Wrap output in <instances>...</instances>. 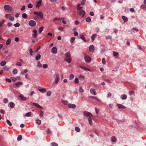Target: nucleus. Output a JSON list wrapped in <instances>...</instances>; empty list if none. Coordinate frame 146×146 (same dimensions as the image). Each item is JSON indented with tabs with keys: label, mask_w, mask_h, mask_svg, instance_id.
Returning a JSON list of instances; mask_svg holds the SVG:
<instances>
[{
	"label": "nucleus",
	"mask_w": 146,
	"mask_h": 146,
	"mask_svg": "<svg viewBox=\"0 0 146 146\" xmlns=\"http://www.w3.org/2000/svg\"><path fill=\"white\" fill-rule=\"evenodd\" d=\"M76 7L77 10L78 11V15L82 17H84L86 14V12L84 10L82 9V7H81V4H78Z\"/></svg>",
	"instance_id": "f257e3e1"
},
{
	"label": "nucleus",
	"mask_w": 146,
	"mask_h": 146,
	"mask_svg": "<svg viewBox=\"0 0 146 146\" xmlns=\"http://www.w3.org/2000/svg\"><path fill=\"white\" fill-rule=\"evenodd\" d=\"M54 77L55 79V83L57 84L60 80V76L58 74H56L54 75Z\"/></svg>",
	"instance_id": "f03ea898"
},
{
	"label": "nucleus",
	"mask_w": 146,
	"mask_h": 146,
	"mask_svg": "<svg viewBox=\"0 0 146 146\" xmlns=\"http://www.w3.org/2000/svg\"><path fill=\"white\" fill-rule=\"evenodd\" d=\"M34 14L39 16L41 18H43V14L42 11H35L34 12Z\"/></svg>",
	"instance_id": "7ed1b4c3"
},
{
	"label": "nucleus",
	"mask_w": 146,
	"mask_h": 146,
	"mask_svg": "<svg viewBox=\"0 0 146 146\" xmlns=\"http://www.w3.org/2000/svg\"><path fill=\"white\" fill-rule=\"evenodd\" d=\"M4 8L5 10L6 11H11L12 10V8L9 5H5L4 7Z\"/></svg>",
	"instance_id": "20e7f679"
},
{
	"label": "nucleus",
	"mask_w": 146,
	"mask_h": 146,
	"mask_svg": "<svg viewBox=\"0 0 146 146\" xmlns=\"http://www.w3.org/2000/svg\"><path fill=\"white\" fill-rule=\"evenodd\" d=\"M29 24L30 26L34 27L36 26V23L34 21L31 20L29 22Z\"/></svg>",
	"instance_id": "39448f33"
},
{
	"label": "nucleus",
	"mask_w": 146,
	"mask_h": 146,
	"mask_svg": "<svg viewBox=\"0 0 146 146\" xmlns=\"http://www.w3.org/2000/svg\"><path fill=\"white\" fill-rule=\"evenodd\" d=\"M5 17L6 18L9 19L10 21H13L14 20V18L11 16V14H7L5 15Z\"/></svg>",
	"instance_id": "423d86ee"
},
{
	"label": "nucleus",
	"mask_w": 146,
	"mask_h": 146,
	"mask_svg": "<svg viewBox=\"0 0 146 146\" xmlns=\"http://www.w3.org/2000/svg\"><path fill=\"white\" fill-rule=\"evenodd\" d=\"M84 115L88 118H91L92 116V114L90 113L88 111H85L84 112Z\"/></svg>",
	"instance_id": "0eeeda50"
},
{
	"label": "nucleus",
	"mask_w": 146,
	"mask_h": 146,
	"mask_svg": "<svg viewBox=\"0 0 146 146\" xmlns=\"http://www.w3.org/2000/svg\"><path fill=\"white\" fill-rule=\"evenodd\" d=\"M84 58L86 62H89L91 60V59L90 57L88 56H84Z\"/></svg>",
	"instance_id": "6e6552de"
},
{
	"label": "nucleus",
	"mask_w": 146,
	"mask_h": 146,
	"mask_svg": "<svg viewBox=\"0 0 146 146\" xmlns=\"http://www.w3.org/2000/svg\"><path fill=\"white\" fill-rule=\"evenodd\" d=\"M42 0H39L36 2L37 5H36V7L39 8L40 6L42 5Z\"/></svg>",
	"instance_id": "1a4fd4ad"
},
{
	"label": "nucleus",
	"mask_w": 146,
	"mask_h": 146,
	"mask_svg": "<svg viewBox=\"0 0 146 146\" xmlns=\"http://www.w3.org/2000/svg\"><path fill=\"white\" fill-rule=\"evenodd\" d=\"M33 34L32 35L35 38H36L37 36V33L36 30H33Z\"/></svg>",
	"instance_id": "9d476101"
},
{
	"label": "nucleus",
	"mask_w": 146,
	"mask_h": 146,
	"mask_svg": "<svg viewBox=\"0 0 146 146\" xmlns=\"http://www.w3.org/2000/svg\"><path fill=\"white\" fill-rule=\"evenodd\" d=\"M68 106L69 108L74 109L76 107V105L75 104H70L68 105Z\"/></svg>",
	"instance_id": "9b49d317"
},
{
	"label": "nucleus",
	"mask_w": 146,
	"mask_h": 146,
	"mask_svg": "<svg viewBox=\"0 0 146 146\" xmlns=\"http://www.w3.org/2000/svg\"><path fill=\"white\" fill-rule=\"evenodd\" d=\"M91 94L93 95H96L97 93L95 89L93 88H91L90 90Z\"/></svg>",
	"instance_id": "f8f14e48"
},
{
	"label": "nucleus",
	"mask_w": 146,
	"mask_h": 146,
	"mask_svg": "<svg viewBox=\"0 0 146 146\" xmlns=\"http://www.w3.org/2000/svg\"><path fill=\"white\" fill-rule=\"evenodd\" d=\"M57 50L56 47H53L51 50V52L54 54H56L57 53Z\"/></svg>",
	"instance_id": "ddd939ff"
},
{
	"label": "nucleus",
	"mask_w": 146,
	"mask_h": 146,
	"mask_svg": "<svg viewBox=\"0 0 146 146\" xmlns=\"http://www.w3.org/2000/svg\"><path fill=\"white\" fill-rule=\"evenodd\" d=\"M89 50L91 52H93L94 51V48L93 45H91L89 47Z\"/></svg>",
	"instance_id": "4468645a"
},
{
	"label": "nucleus",
	"mask_w": 146,
	"mask_h": 146,
	"mask_svg": "<svg viewBox=\"0 0 146 146\" xmlns=\"http://www.w3.org/2000/svg\"><path fill=\"white\" fill-rule=\"evenodd\" d=\"M33 104L34 106L36 107L37 108L40 109H42L43 108L42 107L40 106L37 103H33Z\"/></svg>",
	"instance_id": "2eb2a0df"
},
{
	"label": "nucleus",
	"mask_w": 146,
	"mask_h": 146,
	"mask_svg": "<svg viewBox=\"0 0 146 146\" xmlns=\"http://www.w3.org/2000/svg\"><path fill=\"white\" fill-rule=\"evenodd\" d=\"M117 105L119 108L125 109L126 108L125 106L121 104H117Z\"/></svg>",
	"instance_id": "dca6fc26"
},
{
	"label": "nucleus",
	"mask_w": 146,
	"mask_h": 146,
	"mask_svg": "<svg viewBox=\"0 0 146 146\" xmlns=\"http://www.w3.org/2000/svg\"><path fill=\"white\" fill-rule=\"evenodd\" d=\"M11 39L10 38H9L6 41V44L7 45H9L11 42Z\"/></svg>",
	"instance_id": "f3484780"
},
{
	"label": "nucleus",
	"mask_w": 146,
	"mask_h": 146,
	"mask_svg": "<svg viewBox=\"0 0 146 146\" xmlns=\"http://www.w3.org/2000/svg\"><path fill=\"white\" fill-rule=\"evenodd\" d=\"M9 104L11 108H13L15 106V104L13 102H10L9 103Z\"/></svg>",
	"instance_id": "a211bd4d"
},
{
	"label": "nucleus",
	"mask_w": 146,
	"mask_h": 146,
	"mask_svg": "<svg viewBox=\"0 0 146 146\" xmlns=\"http://www.w3.org/2000/svg\"><path fill=\"white\" fill-rule=\"evenodd\" d=\"M117 140L115 136H112L111 138V141L113 142H116Z\"/></svg>",
	"instance_id": "6ab92c4d"
},
{
	"label": "nucleus",
	"mask_w": 146,
	"mask_h": 146,
	"mask_svg": "<svg viewBox=\"0 0 146 146\" xmlns=\"http://www.w3.org/2000/svg\"><path fill=\"white\" fill-rule=\"evenodd\" d=\"M64 60L68 63H70L71 62L72 60L70 57H69L68 58H65L64 59Z\"/></svg>",
	"instance_id": "aec40b11"
},
{
	"label": "nucleus",
	"mask_w": 146,
	"mask_h": 146,
	"mask_svg": "<svg viewBox=\"0 0 146 146\" xmlns=\"http://www.w3.org/2000/svg\"><path fill=\"white\" fill-rule=\"evenodd\" d=\"M38 90L42 93H44L46 92V89L44 88L39 89Z\"/></svg>",
	"instance_id": "412c9836"
},
{
	"label": "nucleus",
	"mask_w": 146,
	"mask_h": 146,
	"mask_svg": "<svg viewBox=\"0 0 146 146\" xmlns=\"http://www.w3.org/2000/svg\"><path fill=\"white\" fill-rule=\"evenodd\" d=\"M71 56L69 52H67L66 53L65 55V58H70Z\"/></svg>",
	"instance_id": "4be33fe9"
},
{
	"label": "nucleus",
	"mask_w": 146,
	"mask_h": 146,
	"mask_svg": "<svg viewBox=\"0 0 146 146\" xmlns=\"http://www.w3.org/2000/svg\"><path fill=\"white\" fill-rule=\"evenodd\" d=\"M81 39H82L84 42H86V40L83 35H81L80 36Z\"/></svg>",
	"instance_id": "5701e85b"
},
{
	"label": "nucleus",
	"mask_w": 146,
	"mask_h": 146,
	"mask_svg": "<svg viewBox=\"0 0 146 146\" xmlns=\"http://www.w3.org/2000/svg\"><path fill=\"white\" fill-rule=\"evenodd\" d=\"M88 121L89 124L90 125H92V117L91 118H88Z\"/></svg>",
	"instance_id": "b1692460"
},
{
	"label": "nucleus",
	"mask_w": 146,
	"mask_h": 146,
	"mask_svg": "<svg viewBox=\"0 0 146 146\" xmlns=\"http://www.w3.org/2000/svg\"><path fill=\"white\" fill-rule=\"evenodd\" d=\"M62 102L65 105H67L69 104L68 102V101L66 100H62Z\"/></svg>",
	"instance_id": "393cba45"
},
{
	"label": "nucleus",
	"mask_w": 146,
	"mask_h": 146,
	"mask_svg": "<svg viewBox=\"0 0 146 146\" xmlns=\"http://www.w3.org/2000/svg\"><path fill=\"white\" fill-rule=\"evenodd\" d=\"M97 36V35L96 34H94L91 37L92 40V41H93L95 39V38Z\"/></svg>",
	"instance_id": "a878e982"
},
{
	"label": "nucleus",
	"mask_w": 146,
	"mask_h": 146,
	"mask_svg": "<svg viewBox=\"0 0 146 146\" xmlns=\"http://www.w3.org/2000/svg\"><path fill=\"white\" fill-rule=\"evenodd\" d=\"M22 17L25 19H26L27 18V15L25 13H23L22 15Z\"/></svg>",
	"instance_id": "bb28decb"
},
{
	"label": "nucleus",
	"mask_w": 146,
	"mask_h": 146,
	"mask_svg": "<svg viewBox=\"0 0 146 146\" xmlns=\"http://www.w3.org/2000/svg\"><path fill=\"white\" fill-rule=\"evenodd\" d=\"M36 123L38 125H40L41 124V121L39 119H37L36 120Z\"/></svg>",
	"instance_id": "cd10ccee"
},
{
	"label": "nucleus",
	"mask_w": 146,
	"mask_h": 146,
	"mask_svg": "<svg viewBox=\"0 0 146 146\" xmlns=\"http://www.w3.org/2000/svg\"><path fill=\"white\" fill-rule=\"evenodd\" d=\"M74 77V76L73 74H71L69 77V80H72Z\"/></svg>",
	"instance_id": "c85d7f7f"
},
{
	"label": "nucleus",
	"mask_w": 146,
	"mask_h": 146,
	"mask_svg": "<svg viewBox=\"0 0 146 146\" xmlns=\"http://www.w3.org/2000/svg\"><path fill=\"white\" fill-rule=\"evenodd\" d=\"M6 62L4 60L1 62L0 64L1 66H3L6 64Z\"/></svg>",
	"instance_id": "c756f323"
},
{
	"label": "nucleus",
	"mask_w": 146,
	"mask_h": 146,
	"mask_svg": "<svg viewBox=\"0 0 146 146\" xmlns=\"http://www.w3.org/2000/svg\"><path fill=\"white\" fill-rule=\"evenodd\" d=\"M75 129L76 131L77 132H79L80 131V128L78 127H76L75 128Z\"/></svg>",
	"instance_id": "7c9ffc66"
},
{
	"label": "nucleus",
	"mask_w": 146,
	"mask_h": 146,
	"mask_svg": "<svg viewBox=\"0 0 146 146\" xmlns=\"http://www.w3.org/2000/svg\"><path fill=\"white\" fill-rule=\"evenodd\" d=\"M51 94V92L50 91H48L46 93V96H50Z\"/></svg>",
	"instance_id": "2f4dec72"
},
{
	"label": "nucleus",
	"mask_w": 146,
	"mask_h": 146,
	"mask_svg": "<svg viewBox=\"0 0 146 146\" xmlns=\"http://www.w3.org/2000/svg\"><path fill=\"white\" fill-rule=\"evenodd\" d=\"M17 72L18 71L16 68L14 69L13 71V73L14 74H17Z\"/></svg>",
	"instance_id": "473e14b6"
},
{
	"label": "nucleus",
	"mask_w": 146,
	"mask_h": 146,
	"mask_svg": "<svg viewBox=\"0 0 146 146\" xmlns=\"http://www.w3.org/2000/svg\"><path fill=\"white\" fill-rule=\"evenodd\" d=\"M80 68H82V69L85 70L89 71H90V70L89 69L87 68H86V67H85L84 66H81Z\"/></svg>",
	"instance_id": "72a5a7b5"
},
{
	"label": "nucleus",
	"mask_w": 146,
	"mask_h": 146,
	"mask_svg": "<svg viewBox=\"0 0 146 146\" xmlns=\"http://www.w3.org/2000/svg\"><path fill=\"white\" fill-rule=\"evenodd\" d=\"M122 18L124 20L125 22H127L128 21V19L127 17H125V16H123L122 17Z\"/></svg>",
	"instance_id": "f704fd0d"
},
{
	"label": "nucleus",
	"mask_w": 146,
	"mask_h": 146,
	"mask_svg": "<svg viewBox=\"0 0 146 146\" xmlns=\"http://www.w3.org/2000/svg\"><path fill=\"white\" fill-rule=\"evenodd\" d=\"M19 97H20L22 100H26L27 98L23 96L22 95H21L19 96Z\"/></svg>",
	"instance_id": "c9c22d12"
},
{
	"label": "nucleus",
	"mask_w": 146,
	"mask_h": 146,
	"mask_svg": "<svg viewBox=\"0 0 146 146\" xmlns=\"http://www.w3.org/2000/svg\"><path fill=\"white\" fill-rule=\"evenodd\" d=\"M31 115V113L30 112L27 113L25 115L26 117H30Z\"/></svg>",
	"instance_id": "e433bc0d"
},
{
	"label": "nucleus",
	"mask_w": 146,
	"mask_h": 146,
	"mask_svg": "<svg viewBox=\"0 0 146 146\" xmlns=\"http://www.w3.org/2000/svg\"><path fill=\"white\" fill-rule=\"evenodd\" d=\"M6 122L10 126H11L12 125V123L9 120H7L6 121Z\"/></svg>",
	"instance_id": "4c0bfd02"
},
{
	"label": "nucleus",
	"mask_w": 146,
	"mask_h": 146,
	"mask_svg": "<svg viewBox=\"0 0 146 146\" xmlns=\"http://www.w3.org/2000/svg\"><path fill=\"white\" fill-rule=\"evenodd\" d=\"M27 7L29 8H32L33 7V5L31 3H29Z\"/></svg>",
	"instance_id": "58836bf2"
},
{
	"label": "nucleus",
	"mask_w": 146,
	"mask_h": 146,
	"mask_svg": "<svg viewBox=\"0 0 146 146\" xmlns=\"http://www.w3.org/2000/svg\"><path fill=\"white\" fill-rule=\"evenodd\" d=\"M37 66L39 68H41L42 67V65L40 63L39 61H38L37 63Z\"/></svg>",
	"instance_id": "ea45409f"
},
{
	"label": "nucleus",
	"mask_w": 146,
	"mask_h": 146,
	"mask_svg": "<svg viewBox=\"0 0 146 146\" xmlns=\"http://www.w3.org/2000/svg\"><path fill=\"white\" fill-rule=\"evenodd\" d=\"M22 84V83L21 82H19L15 83V85L17 87H19L20 85Z\"/></svg>",
	"instance_id": "a19ab883"
},
{
	"label": "nucleus",
	"mask_w": 146,
	"mask_h": 146,
	"mask_svg": "<svg viewBox=\"0 0 146 146\" xmlns=\"http://www.w3.org/2000/svg\"><path fill=\"white\" fill-rule=\"evenodd\" d=\"M79 92L82 93L84 92V90L83 89H82V86H80V87Z\"/></svg>",
	"instance_id": "79ce46f5"
},
{
	"label": "nucleus",
	"mask_w": 146,
	"mask_h": 146,
	"mask_svg": "<svg viewBox=\"0 0 146 146\" xmlns=\"http://www.w3.org/2000/svg\"><path fill=\"white\" fill-rule=\"evenodd\" d=\"M20 24L18 23H17L14 25V26L16 27H18L20 26Z\"/></svg>",
	"instance_id": "37998d69"
},
{
	"label": "nucleus",
	"mask_w": 146,
	"mask_h": 146,
	"mask_svg": "<svg viewBox=\"0 0 146 146\" xmlns=\"http://www.w3.org/2000/svg\"><path fill=\"white\" fill-rule=\"evenodd\" d=\"M74 82L76 84H78L79 82V80L78 78H76L75 79Z\"/></svg>",
	"instance_id": "c03bdc74"
},
{
	"label": "nucleus",
	"mask_w": 146,
	"mask_h": 146,
	"mask_svg": "<svg viewBox=\"0 0 146 146\" xmlns=\"http://www.w3.org/2000/svg\"><path fill=\"white\" fill-rule=\"evenodd\" d=\"M28 72V70L27 69H25L24 70L23 72H21V74L22 75H24V74L25 73H26Z\"/></svg>",
	"instance_id": "a18cd8bd"
},
{
	"label": "nucleus",
	"mask_w": 146,
	"mask_h": 146,
	"mask_svg": "<svg viewBox=\"0 0 146 146\" xmlns=\"http://www.w3.org/2000/svg\"><path fill=\"white\" fill-rule=\"evenodd\" d=\"M127 96L126 95L124 94L123 96L121 98L122 100H125L127 99Z\"/></svg>",
	"instance_id": "49530a36"
},
{
	"label": "nucleus",
	"mask_w": 146,
	"mask_h": 146,
	"mask_svg": "<svg viewBox=\"0 0 146 146\" xmlns=\"http://www.w3.org/2000/svg\"><path fill=\"white\" fill-rule=\"evenodd\" d=\"M22 138V136L21 135H20L18 136L17 137V140L18 141H20L21 140Z\"/></svg>",
	"instance_id": "de8ad7c7"
},
{
	"label": "nucleus",
	"mask_w": 146,
	"mask_h": 146,
	"mask_svg": "<svg viewBox=\"0 0 146 146\" xmlns=\"http://www.w3.org/2000/svg\"><path fill=\"white\" fill-rule=\"evenodd\" d=\"M41 57V55L38 54L36 57V59L37 60H38L40 59Z\"/></svg>",
	"instance_id": "09e8293b"
},
{
	"label": "nucleus",
	"mask_w": 146,
	"mask_h": 146,
	"mask_svg": "<svg viewBox=\"0 0 146 146\" xmlns=\"http://www.w3.org/2000/svg\"><path fill=\"white\" fill-rule=\"evenodd\" d=\"M43 111L42 110L40 111V117H42L43 116Z\"/></svg>",
	"instance_id": "8fccbe9b"
},
{
	"label": "nucleus",
	"mask_w": 146,
	"mask_h": 146,
	"mask_svg": "<svg viewBox=\"0 0 146 146\" xmlns=\"http://www.w3.org/2000/svg\"><path fill=\"white\" fill-rule=\"evenodd\" d=\"M86 21L87 22H89L91 21V19L89 17H87L86 19Z\"/></svg>",
	"instance_id": "3c124183"
},
{
	"label": "nucleus",
	"mask_w": 146,
	"mask_h": 146,
	"mask_svg": "<svg viewBox=\"0 0 146 146\" xmlns=\"http://www.w3.org/2000/svg\"><path fill=\"white\" fill-rule=\"evenodd\" d=\"M29 53L30 54V55L31 56H32L33 55V51L32 49L31 48L29 50Z\"/></svg>",
	"instance_id": "603ef678"
},
{
	"label": "nucleus",
	"mask_w": 146,
	"mask_h": 146,
	"mask_svg": "<svg viewBox=\"0 0 146 146\" xmlns=\"http://www.w3.org/2000/svg\"><path fill=\"white\" fill-rule=\"evenodd\" d=\"M43 29V27H40L39 29V32L40 33H41Z\"/></svg>",
	"instance_id": "864d4df0"
},
{
	"label": "nucleus",
	"mask_w": 146,
	"mask_h": 146,
	"mask_svg": "<svg viewBox=\"0 0 146 146\" xmlns=\"http://www.w3.org/2000/svg\"><path fill=\"white\" fill-rule=\"evenodd\" d=\"M6 71H8L9 70V68L7 66H5L3 68Z\"/></svg>",
	"instance_id": "5fc2aeb1"
},
{
	"label": "nucleus",
	"mask_w": 146,
	"mask_h": 146,
	"mask_svg": "<svg viewBox=\"0 0 146 146\" xmlns=\"http://www.w3.org/2000/svg\"><path fill=\"white\" fill-rule=\"evenodd\" d=\"M48 67V66L47 64H44L43 65V68L44 69H46Z\"/></svg>",
	"instance_id": "6e6d98bb"
},
{
	"label": "nucleus",
	"mask_w": 146,
	"mask_h": 146,
	"mask_svg": "<svg viewBox=\"0 0 146 146\" xmlns=\"http://www.w3.org/2000/svg\"><path fill=\"white\" fill-rule=\"evenodd\" d=\"M5 22V21L3 20L2 22H0V27H1L3 26V24Z\"/></svg>",
	"instance_id": "4d7b16f0"
},
{
	"label": "nucleus",
	"mask_w": 146,
	"mask_h": 146,
	"mask_svg": "<svg viewBox=\"0 0 146 146\" xmlns=\"http://www.w3.org/2000/svg\"><path fill=\"white\" fill-rule=\"evenodd\" d=\"M47 133L49 134H51V132L49 129H47Z\"/></svg>",
	"instance_id": "13d9d810"
},
{
	"label": "nucleus",
	"mask_w": 146,
	"mask_h": 146,
	"mask_svg": "<svg viewBox=\"0 0 146 146\" xmlns=\"http://www.w3.org/2000/svg\"><path fill=\"white\" fill-rule=\"evenodd\" d=\"M129 94L130 95H131L132 94L134 93V92L133 91H130L129 92Z\"/></svg>",
	"instance_id": "bf43d9fd"
},
{
	"label": "nucleus",
	"mask_w": 146,
	"mask_h": 146,
	"mask_svg": "<svg viewBox=\"0 0 146 146\" xmlns=\"http://www.w3.org/2000/svg\"><path fill=\"white\" fill-rule=\"evenodd\" d=\"M105 81L107 83H111V81L110 80L108 79H105Z\"/></svg>",
	"instance_id": "052dcab7"
},
{
	"label": "nucleus",
	"mask_w": 146,
	"mask_h": 146,
	"mask_svg": "<svg viewBox=\"0 0 146 146\" xmlns=\"http://www.w3.org/2000/svg\"><path fill=\"white\" fill-rule=\"evenodd\" d=\"M51 145L52 146H58V145L57 143L54 142L52 143Z\"/></svg>",
	"instance_id": "680f3d73"
},
{
	"label": "nucleus",
	"mask_w": 146,
	"mask_h": 146,
	"mask_svg": "<svg viewBox=\"0 0 146 146\" xmlns=\"http://www.w3.org/2000/svg\"><path fill=\"white\" fill-rule=\"evenodd\" d=\"M15 40L17 42H18L19 40V39L18 37H15Z\"/></svg>",
	"instance_id": "e2e57ef3"
},
{
	"label": "nucleus",
	"mask_w": 146,
	"mask_h": 146,
	"mask_svg": "<svg viewBox=\"0 0 146 146\" xmlns=\"http://www.w3.org/2000/svg\"><path fill=\"white\" fill-rule=\"evenodd\" d=\"M102 62L103 64H105L106 63V60L105 58H103L102 59Z\"/></svg>",
	"instance_id": "0e129e2a"
},
{
	"label": "nucleus",
	"mask_w": 146,
	"mask_h": 146,
	"mask_svg": "<svg viewBox=\"0 0 146 146\" xmlns=\"http://www.w3.org/2000/svg\"><path fill=\"white\" fill-rule=\"evenodd\" d=\"M75 38L74 37H72L71 38V40H70V42H71V43H72L73 41L75 40Z\"/></svg>",
	"instance_id": "69168bd1"
},
{
	"label": "nucleus",
	"mask_w": 146,
	"mask_h": 146,
	"mask_svg": "<svg viewBox=\"0 0 146 146\" xmlns=\"http://www.w3.org/2000/svg\"><path fill=\"white\" fill-rule=\"evenodd\" d=\"M79 77L80 78H82L83 79H84V76H82V75H79Z\"/></svg>",
	"instance_id": "338daca9"
},
{
	"label": "nucleus",
	"mask_w": 146,
	"mask_h": 146,
	"mask_svg": "<svg viewBox=\"0 0 146 146\" xmlns=\"http://www.w3.org/2000/svg\"><path fill=\"white\" fill-rule=\"evenodd\" d=\"M11 78L12 79L13 81V82H15L17 81V79L16 78H14L13 77H11Z\"/></svg>",
	"instance_id": "774afa93"
}]
</instances>
